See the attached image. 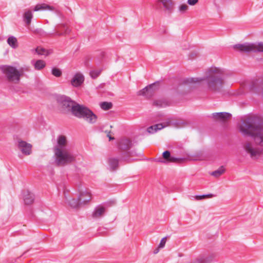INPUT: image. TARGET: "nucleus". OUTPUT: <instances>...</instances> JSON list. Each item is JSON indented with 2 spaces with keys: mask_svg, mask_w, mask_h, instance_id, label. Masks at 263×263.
Instances as JSON below:
<instances>
[{
  "mask_svg": "<svg viewBox=\"0 0 263 263\" xmlns=\"http://www.w3.org/2000/svg\"><path fill=\"white\" fill-rule=\"evenodd\" d=\"M84 81V76L79 72L76 73L71 80V84L75 87H79L83 83Z\"/></svg>",
  "mask_w": 263,
  "mask_h": 263,
  "instance_id": "ddd939ff",
  "label": "nucleus"
},
{
  "mask_svg": "<svg viewBox=\"0 0 263 263\" xmlns=\"http://www.w3.org/2000/svg\"><path fill=\"white\" fill-rule=\"evenodd\" d=\"M198 0H187V4L191 6H194L197 3Z\"/></svg>",
  "mask_w": 263,
  "mask_h": 263,
  "instance_id": "f704fd0d",
  "label": "nucleus"
},
{
  "mask_svg": "<svg viewBox=\"0 0 263 263\" xmlns=\"http://www.w3.org/2000/svg\"><path fill=\"white\" fill-rule=\"evenodd\" d=\"M49 9L50 10H52V11L54 10V8L52 6H50L49 5H46V4H43L42 5H36L33 8V11H38L40 10H44V9Z\"/></svg>",
  "mask_w": 263,
  "mask_h": 263,
  "instance_id": "a878e982",
  "label": "nucleus"
},
{
  "mask_svg": "<svg viewBox=\"0 0 263 263\" xmlns=\"http://www.w3.org/2000/svg\"><path fill=\"white\" fill-rule=\"evenodd\" d=\"M234 48L238 49L240 51L246 53L263 52V43H259L258 44L248 43L242 44H238L235 45Z\"/></svg>",
  "mask_w": 263,
  "mask_h": 263,
  "instance_id": "0eeeda50",
  "label": "nucleus"
},
{
  "mask_svg": "<svg viewBox=\"0 0 263 263\" xmlns=\"http://www.w3.org/2000/svg\"><path fill=\"white\" fill-rule=\"evenodd\" d=\"M71 109L72 114L79 119H84L90 124L95 123L97 119V116L88 108L78 103H76Z\"/></svg>",
  "mask_w": 263,
  "mask_h": 263,
  "instance_id": "7ed1b4c3",
  "label": "nucleus"
},
{
  "mask_svg": "<svg viewBox=\"0 0 263 263\" xmlns=\"http://www.w3.org/2000/svg\"><path fill=\"white\" fill-rule=\"evenodd\" d=\"M36 53L40 55H48L50 52L43 48L37 47L35 49Z\"/></svg>",
  "mask_w": 263,
  "mask_h": 263,
  "instance_id": "c756f323",
  "label": "nucleus"
},
{
  "mask_svg": "<svg viewBox=\"0 0 263 263\" xmlns=\"http://www.w3.org/2000/svg\"><path fill=\"white\" fill-rule=\"evenodd\" d=\"M79 196L77 199L68 198L65 196L67 203L72 208H77L82 204H85L89 202L91 199L90 193L86 189L82 186L78 187Z\"/></svg>",
  "mask_w": 263,
  "mask_h": 263,
  "instance_id": "20e7f679",
  "label": "nucleus"
},
{
  "mask_svg": "<svg viewBox=\"0 0 263 263\" xmlns=\"http://www.w3.org/2000/svg\"><path fill=\"white\" fill-rule=\"evenodd\" d=\"M125 161L122 155L118 158L110 157L108 159V163L109 166V170L113 171L117 169L119 162Z\"/></svg>",
  "mask_w": 263,
  "mask_h": 263,
  "instance_id": "f8f14e48",
  "label": "nucleus"
},
{
  "mask_svg": "<svg viewBox=\"0 0 263 263\" xmlns=\"http://www.w3.org/2000/svg\"><path fill=\"white\" fill-rule=\"evenodd\" d=\"M57 101L61 106L63 109L71 112V108L75 105L76 102L72 100L69 97L65 95L59 96L57 97Z\"/></svg>",
  "mask_w": 263,
  "mask_h": 263,
  "instance_id": "1a4fd4ad",
  "label": "nucleus"
},
{
  "mask_svg": "<svg viewBox=\"0 0 263 263\" xmlns=\"http://www.w3.org/2000/svg\"><path fill=\"white\" fill-rule=\"evenodd\" d=\"M225 77L224 70L220 68L211 67L208 69L205 78H190L183 80L184 84H192L205 80L209 89L219 91L223 86Z\"/></svg>",
  "mask_w": 263,
  "mask_h": 263,
  "instance_id": "f03ea898",
  "label": "nucleus"
},
{
  "mask_svg": "<svg viewBox=\"0 0 263 263\" xmlns=\"http://www.w3.org/2000/svg\"><path fill=\"white\" fill-rule=\"evenodd\" d=\"M211 260V257H200L197 259V263H209Z\"/></svg>",
  "mask_w": 263,
  "mask_h": 263,
  "instance_id": "2f4dec72",
  "label": "nucleus"
},
{
  "mask_svg": "<svg viewBox=\"0 0 263 263\" xmlns=\"http://www.w3.org/2000/svg\"><path fill=\"white\" fill-rule=\"evenodd\" d=\"M165 125L162 123L157 124L151 126L147 128V132L151 134H154L157 131L160 130L163 128Z\"/></svg>",
  "mask_w": 263,
  "mask_h": 263,
  "instance_id": "aec40b11",
  "label": "nucleus"
},
{
  "mask_svg": "<svg viewBox=\"0 0 263 263\" xmlns=\"http://www.w3.org/2000/svg\"><path fill=\"white\" fill-rule=\"evenodd\" d=\"M57 30L55 32V35L58 36H63L68 34L70 32V30L66 26L65 24H61L57 26Z\"/></svg>",
  "mask_w": 263,
  "mask_h": 263,
  "instance_id": "dca6fc26",
  "label": "nucleus"
},
{
  "mask_svg": "<svg viewBox=\"0 0 263 263\" xmlns=\"http://www.w3.org/2000/svg\"><path fill=\"white\" fill-rule=\"evenodd\" d=\"M67 143V139L66 136L64 135H60L57 138L58 147L55 148H60L62 149Z\"/></svg>",
  "mask_w": 263,
  "mask_h": 263,
  "instance_id": "4be33fe9",
  "label": "nucleus"
},
{
  "mask_svg": "<svg viewBox=\"0 0 263 263\" xmlns=\"http://www.w3.org/2000/svg\"><path fill=\"white\" fill-rule=\"evenodd\" d=\"M187 9V6L185 4H182L180 6V11H183L186 10Z\"/></svg>",
  "mask_w": 263,
  "mask_h": 263,
  "instance_id": "c9c22d12",
  "label": "nucleus"
},
{
  "mask_svg": "<svg viewBox=\"0 0 263 263\" xmlns=\"http://www.w3.org/2000/svg\"><path fill=\"white\" fill-rule=\"evenodd\" d=\"M36 31H37V32H39V33H40V32H41L43 31L41 29H36Z\"/></svg>",
  "mask_w": 263,
  "mask_h": 263,
  "instance_id": "a19ab883",
  "label": "nucleus"
},
{
  "mask_svg": "<svg viewBox=\"0 0 263 263\" xmlns=\"http://www.w3.org/2000/svg\"><path fill=\"white\" fill-rule=\"evenodd\" d=\"M239 131L244 137L254 139L256 144L263 146V118L250 116L242 121Z\"/></svg>",
  "mask_w": 263,
  "mask_h": 263,
  "instance_id": "f257e3e1",
  "label": "nucleus"
},
{
  "mask_svg": "<svg viewBox=\"0 0 263 263\" xmlns=\"http://www.w3.org/2000/svg\"><path fill=\"white\" fill-rule=\"evenodd\" d=\"M2 72L9 82H18L20 80L21 73L16 68L12 66L4 65L1 68Z\"/></svg>",
  "mask_w": 263,
  "mask_h": 263,
  "instance_id": "423d86ee",
  "label": "nucleus"
},
{
  "mask_svg": "<svg viewBox=\"0 0 263 263\" xmlns=\"http://www.w3.org/2000/svg\"><path fill=\"white\" fill-rule=\"evenodd\" d=\"M110 133V132H109L107 134V137H108L109 141H110V140H114V137H111V136L109 135V133Z\"/></svg>",
  "mask_w": 263,
  "mask_h": 263,
  "instance_id": "ea45409f",
  "label": "nucleus"
},
{
  "mask_svg": "<svg viewBox=\"0 0 263 263\" xmlns=\"http://www.w3.org/2000/svg\"><path fill=\"white\" fill-rule=\"evenodd\" d=\"M23 199L25 204H31L34 200V195L31 192L27 190L23 192Z\"/></svg>",
  "mask_w": 263,
  "mask_h": 263,
  "instance_id": "f3484780",
  "label": "nucleus"
},
{
  "mask_svg": "<svg viewBox=\"0 0 263 263\" xmlns=\"http://www.w3.org/2000/svg\"><path fill=\"white\" fill-rule=\"evenodd\" d=\"M202 196H202V195H196L195 197H194V198L196 200H201L203 199L202 198Z\"/></svg>",
  "mask_w": 263,
  "mask_h": 263,
  "instance_id": "4c0bfd02",
  "label": "nucleus"
},
{
  "mask_svg": "<svg viewBox=\"0 0 263 263\" xmlns=\"http://www.w3.org/2000/svg\"><path fill=\"white\" fill-rule=\"evenodd\" d=\"M243 147L252 159H257L261 155V151L259 148H254L249 143H246Z\"/></svg>",
  "mask_w": 263,
  "mask_h": 263,
  "instance_id": "9d476101",
  "label": "nucleus"
},
{
  "mask_svg": "<svg viewBox=\"0 0 263 263\" xmlns=\"http://www.w3.org/2000/svg\"><path fill=\"white\" fill-rule=\"evenodd\" d=\"M105 212V208L102 205H99L97 206L93 213L92 217L93 218H98L103 216Z\"/></svg>",
  "mask_w": 263,
  "mask_h": 263,
  "instance_id": "a211bd4d",
  "label": "nucleus"
},
{
  "mask_svg": "<svg viewBox=\"0 0 263 263\" xmlns=\"http://www.w3.org/2000/svg\"><path fill=\"white\" fill-rule=\"evenodd\" d=\"M132 146V141L126 138L121 139L118 143L119 148L123 151L129 150Z\"/></svg>",
  "mask_w": 263,
  "mask_h": 263,
  "instance_id": "2eb2a0df",
  "label": "nucleus"
},
{
  "mask_svg": "<svg viewBox=\"0 0 263 263\" xmlns=\"http://www.w3.org/2000/svg\"><path fill=\"white\" fill-rule=\"evenodd\" d=\"M55 163L58 166H63L74 161L75 158L70 153L60 148H54Z\"/></svg>",
  "mask_w": 263,
  "mask_h": 263,
  "instance_id": "39448f33",
  "label": "nucleus"
},
{
  "mask_svg": "<svg viewBox=\"0 0 263 263\" xmlns=\"http://www.w3.org/2000/svg\"><path fill=\"white\" fill-rule=\"evenodd\" d=\"M162 158H160L158 162L161 163H170L175 162L178 160V158L174 157L171 155V153L168 151H165L162 153Z\"/></svg>",
  "mask_w": 263,
  "mask_h": 263,
  "instance_id": "4468645a",
  "label": "nucleus"
},
{
  "mask_svg": "<svg viewBox=\"0 0 263 263\" xmlns=\"http://www.w3.org/2000/svg\"><path fill=\"white\" fill-rule=\"evenodd\" d=\"M225 171L223 166H221L215 171L212 172L211 175L215 177H218L220 176Z\"/></svg>",
  "mask_w": 263,
  "mask_h": 263,
  "instance_id": "cd10ccee",
  "label": "nucleus"
},
{
  "mask_svg": "<svg viewBox=\"0 0 263 263\" xmlns=\"http://www.w3.org/2000/svg\"><path fill=\"white\" fill-rule=\"evenodd\" d=\"M51 73L53 76L56 77H60L62 75V72L61 69L56 67H53L51 69Z\"/></svg>",
  "mask_w": 263,
  "mask_h": 263,
  "instance_id": "7c9ffc66",
  "label": "nucleus"
},
{
  "mask_svg": "<svg viewBox=\"0 0 263 263\" xmlns=\"http://www.w3.org/2000/svg\"><path fill=\"white\" fill-rule=\"evenodd\" d=\"M23 18L27 25H30L33 18L32 12L30 10H26L23 14Z\"/></svg>",
  "mask_w": 263,
  "mask_h": 263,
  "instance_id": "412c9836",
  "label": "nucleus"
},
{
  "mask_svg": "<svg viewBox=\"0 0 263 263\" xmlns=\"http://www.w3.org/2000/svg\"><path fill=\"white\" fill-rule=\"evenodd\" d=\"M33 65L36 70H39L43 69L45 67L46 63L43 60H37L35 62Z\"/></svg>",
  "mask_w": 263,
  "mask_h": 263,
  "instance_id": "bb28decb",
  "label": "nucleus"
},
{
  "mask_svg": "<svg viewBox=\"0 0 263 263\" xmlns=\"http://www.w3.org/2000/svg\"><path fill=\"white\" fill-rule=\"evenodd\" d=\"M101 69L92 70L90 71V76L92 79L97 78L101 73Z\"/></svg>",
  "mask_w": 263,
  "mask_h": 263,
  "instance_id": "473e14b6",
  "label": "nucleus"
},
{
  "mask_svg": "<svg viewBox=\"0 0 263 263\" xmlns=\"http://www.w3.org/2000/svg\"><path fill=\"white\" fill-rule=\"evenodd\" d=\"M165 243H166V237H163V238H162V239L161 240L160 242L159 245V247L161 248H163L165 246Z\"/></svg>",
  "mask_w": 263,
  "mask_h": 263,
  "instance_id": "72a5a7b5",
  "label": "nucleus"
},
{
  "mask_svg": "<svg viewBox=\"0 0 263 263\" xmlns=\"http://www.w3.org/2000/svg\"><path fill=\"white\" fill-rule=\"evenodd\" d=\"M158 250L155 251L154 252V253H155V254H156V253L158 252Z\"/></svg>",
  "mask_w": 263,
  "mask_h": 263,
  "instance_id": "79ce46f5",
  "label": "nucleus"
},
{
  "mask_svg": "<svg viewBox=\"0 0 263 263\" xmlns=\"http://www.w3.org/2000/svg\"><path fill=\"white\" fill-rule=\"evenodd\" d=\"M203 199H204L205 197H213L214 196V195L212 194H203L202 195Z\"/></svg>",
  "mask_w": 263,
  "mask_h": 263,
  "instance_id": "e433bc0d",
  "label": "nucleus"
},
{
  "mask_svg": "<svg viewBox=\"0 0 263 263\" xmlns=\"http://www.w3.org/2000/svg\"><path fill=\"white\" fill-rule=\"evenodd\" d=\"M160 2L166 10L171 11L173 9V3L172 0H161Z\"/></svg>",
  "mask_w": 263,
  "mask_h": 263,
  "instance_id": "393cba45",
  "label": "nucleus"
},
{
  "mask_svg": "<svg viewBox=\"0 0 263 263\" xmlns=\"http://www.w3.org/2000/svg\"><path fill=\"white\" fill-rule=\"evenodd\" d=\"M100 107L104 110H107L111 108L112 104L111 102H103L100 103Z\"/></svg>",
  "mask_w": 263,
  "mask_h": 263,
  "instance_id": "c85d7f7f",
  "label": "nucleus"
},
{
  "mask_svg": "<svg viewBox=\"0 0 263 263\" xmlns=\"http://www.w3.org/2000/svg\"><path fill=\"white\" fill-rule=\"evenodd\" d=\"M7 43L14 49H16L18 47L17 41L15 36H11L9 37L7 39Z\"/></svg>",
  "mask_w": 263,
  "mask_h": 263,
  "instance_id": "b1692460",
  "label": "nucleus"
},
{
  "mask_svg": "<svg viewBox=\"0 0 263 263\" xmlns=\"http://www.w3.org/2000/svg\"><path fill=\"white\" fill-rule=\"evenodd\" d=\"M231 114L227 112H215L212 114V117L216 119L224 120L230 118Z\"/></svg>",
  "mask_w": 263,
  "mask_h": 263,
  "instance_id": "6ab92c4d",
  "label": "nucleus"
},
{
  "mask_svg": "<svg viewBox=\"0 0 263 263\" xmlns=\"http://www.w3.org/2000/svg\"><path fill=\"white\" fill-rule=\"evenodd\" d=\"M17 147L18 149L25 155H29L31 154L32 145L26 141L19 140Z\"/></svg>",
  "mask_w": 263,
  "mask_h": 263,
  "instance_id": "9b49d317",
  "label": "nucleus"
},
{
  "mask_svg": "<svg viewBox=\"0 0 263 263\" xmlns=\"http://www.w3.org/2000/svg\"><path fill=\"white\" fill-rule=\"evenodd\" d=\"M159 82H155L139 90L138 92V95L144 96L146 98H150L154 95L155 91L159 89Z\"/></svg>",
  "mask_w": 263,
  "mask_h": 263,
  "instance_id": "6e6552de",
  "label": "nucleus"
},
{
  "mask_svg": "<svg viewBox=\"0 0 263 263\" xmlns=\"http://www.w3.org/2000/svg\"><path fill=\"white\" fill-rule=\"evenodd\" d=\"M141 154L140 153L137 154L134 151H129L122 154L123 157L125 159V161H127L128 162L130 161V159L129 158L132 156H140Z\"/></svg>",
  "mask_w": 263,
  "mask_h": 263,
  "instance_id": "5701e85b",
  "label": "nucleus"
},
{
  "mask_svg": "<svg viewBox=\"0 0 263 263\" xmlns=\"http://www.w3.org/2000/svg\"><path fill=\"white\" fill-rule=\"evenodd\" d=\"M154 105L157 106H161V103L160 101H156L154 102Z\"/></svg>",
  "mask_w": 263,
  "mask_h": 263,
  "instance_id": "58836bf2",
  "label": "nucleus"
}]
</instances>
